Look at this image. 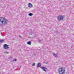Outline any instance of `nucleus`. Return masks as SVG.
<instances>
[{"mask_svg": "<svg viewBox=\"0 0 74 74\" xmlns=\"http://www.w3.org/2000/svg\"><path fill=\"white\" fill-rule=\"evenodd\" d=\"M4 40H0V42H3Z\"/></svg>", "mask_w": 74, "mask_h": 74, "instance_id": "9", "label": "nucleus"}, {"mask_svg": "<svg viewBox=\"0 0 74 74\" xmlns=\"http://www.w3.org/2000/svg\"><path fill=\"white\" fill-rule=\"evenodd\" d=\"M3 47L4 48V49H8V48H9V47H8V45L6 44L4 45Z\"/></svg>", "mask_w": 74, "mask_h": 74, "instance_id": "4", "label": "nucleus"}, {"mask_svg": "<svg viewBox=\"0 0 74 74\" xmlns=\"http://www.w3.org/2000/svg\"><path fill=\"white\" fill-rule=\"evenodd\" d=\"M64 18V17L62 15H60L58 17V19L59 21H60V20H63Z\"/></svg>", "mask_w": 74, "mask_h": 74, "instance_id": "3", "label": "nucleus"}, {"mask_svg": "<svg viewBox=\"0 0 74 74\" xmlns=\"http://www.w3.org/2000/svg\"><path fill=\"white\" fill-rule=\"evenodd\" d=\"M41 64L40 63H38V66L37 67V68H38V67H41Z\"/></svg>", "mask_w": 74, "mask_h": 74, "instance_id": "7", "label": "nucleus"}, {"mask_svg": "<svg viewBox=\"0 0 74 74\" xmlns=\"http://www.w3.org/2000/svg\"><path fill=\"white\" fill-rule=\"evenodd\" d=\"M32 66H35V63H33L32 65Z\"/></svg>", "mask_w": 74, "mask_h": 74, "instance_id": "13", "label": "nucleus"}, {"mask_svg": "<svg viewBox=\"0 0 74 74\" xmlns=\"http://www.w3.org/2000/svg\"><path fill=\"white\" fill-rule=\"evenodd\" d=\"M32 15L33 14L32 13H30V14H29V16H32Z\"/></svg>", "mask_w": 74, "mask_h": 74, "instance_id": "12", "label": "nucleus"}, {"mask_svg": "<svg viewBox=\"0 0 74 74\" xmlns=\"http://www.w3.org/2000/svg\"><path fill=\"white\" fill-rule=\"evenodd\" d=\"M27 5L29 8H32V7H33V5L30 3L28 4Z\"/></svg>", "mask_w": 74, "mask_h": 74, "instance_id": "5", "label": "nucleus"}, {"mask_svg": "<svg viewBox=\"0 0 74 74\" xmlns=\"http://www.w3.org/2000/svg\"><path fill=\"white\" fill-rule=\"evenodd\" d=\"M53 55L55 57H56V56H57V55H58V54H53Z\"/></svg>", "mask_w": 74, "mask_h": 74, "instance_id": "10", "label": "nucleus"}, {"mask_svg": "<svg viewBox=\"0 0 74 74\" xmlns=\"http://www.w3.org/2000/svg\"><path fill=\"white\" fill-rule=\"evenodd\" d=\"M59 74H65L66 73V69L64 67H61L58 69Z\"/></svg>", "mask_w": 74, "mask_h": 74, "instance_id": "1", "label": "nucleus"}, {"mask_svg": "<svg viewBox=\"0 0 74 74\" xmlns=\"http://www.w3.org/2000/svg\"><path fill=\"white\" fill-rule=\"evenodd\" d=\"M16 60H16V59H14V60H13V61L14 62H16Z\"/></svg>", "mask_w": 74, "mask_h": 74, "instance_id": "11", "label": "nucleus"}, {"mask_svg": "<svg viewBox=\"0 0 74 74\" xmlns=\"http://www.w3.org/2000/svg\"><path fill=\"white\" fill-rule=\"evenodd\" d=\"M5 54H7V53H8V52H5Z\"/></svg>", "mask_w": 74, "mask_h": 74, "instance_id": "14", "label": "nucleus"}, {"mask_svg": "<svg viewBox=\"0 0 74 74\" xmlns=\"http://www.w3.org/2000/svg\"><path fill=\"white\" fill-rule=\"evenodd\" d=\"M7 23V20L3 17H0V25H5Z\"/></svg>", "mask_w": 74, "mask_h": 74, "instance_id": "2", "label": "nucleus"}, {"mask_svg": "<svg viewBox=\"0 0 74 74\" xmlns=\"http://www.w3.org/2000/svg\"><path fill=\"white\" fill-rule=\"evenodd\" d=\"M41 68L42 69V70H43V71H47V68H45V67L44 66H42L41 67Z\"/></svg>", "mask_w": 74, "mask_h": 74, "instance_id": "6", "label": "nucleus"}, {"mask_svg": "<svg viewBox=\"0 0 74 74\" xmlns=\"http://www.w3.org/2000/svg\"><path fill=\"white\" fill-rule=\"evenodd\" d=\"M31 41H30L27 42V44L28 45H31Z\"/></svg>", "mask_w": 74, "mask_h": 74, "instance_id": "8", "label": "nucleus"}]
</instances>
